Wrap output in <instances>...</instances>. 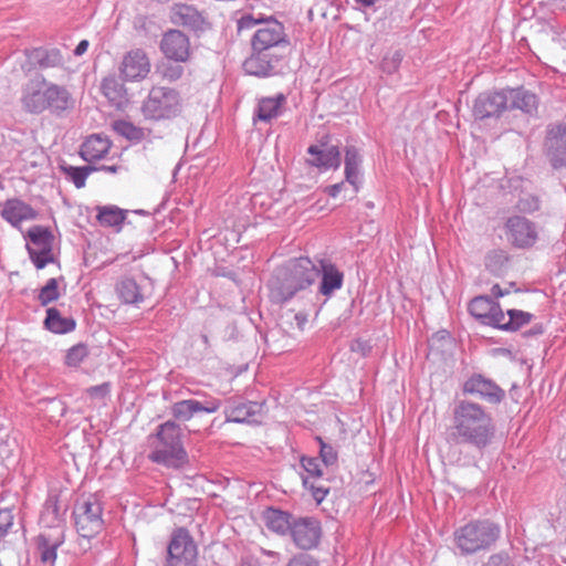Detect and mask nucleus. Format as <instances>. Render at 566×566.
Instances as JSON below:
<instances>
[{
	"instance_id": "f257e3e1",
	"label": "nucleus",
	"mask_w": 566,
	"mask_h": 566,
	"mask_svg": "<svg viewBox=\"0 0 566 566\" xmlns=\"http://www.w3.org/2000/svg\"><path fill=\"white\" fill-rule=\"evenodd\" d=\"M238 31L256 28L250 39L251 52L242 67L259 78L282 73L291 46L284 24L272 15L244 13L237 22Z\"/></svg>"
},
{
	"instance_id": "f03ea898",
	"label": "nucleus",
	"mask_w": 566,
	"mask_h": 566,
	"mask_svg": "<svg viewBox=\"0 0 566 566\" xmlns=\"http://www.w3.org/2000/svg\"><path fill=\"white\" fill-rule=\"evenodd\" d=\"M450 434L457 443L483 450L495 436V424L490 412L480 403L462 399L455 401L451 412Z\"/></svg>"
},
{
	"instance_id": "7ed1b4c3",
	"label": "nucleus",
	"mask_w": 566,
	"mask_h": 566,
	"mask_svg": "<svg viewBox=\"0 0 566 566\" xmlns=\"http://www.w3.org/2000/svg\"><path fill=\"white\" fill-rule=\"evenodd\" d=\"M148 459L174 470L182 469L188 464V453L181 440V428L177 422L168 420L157 427Z\"/></svg>"
},
{
	"instance_id": "20e7f679",
	"label": "nucleus",
	"mask_w": 566,
	"mask_h": 566,
	"mask_svg": "<svg viewBox=\"0 0 566 566\" xmlns=\"http://www.w3.org/2000/svg\"><path fill=\"white\" fill-rule=\"evenodd\" d=\"M319 275L317 265L307 256L294 258L286 261L276 272L279 302H287L296 293L313 285Z\"/></svg>"
},
{
	"instance_id": "39448f33",
	"label": "nucleus",
	"mask_w": 566,
	"mask_h": 566,
	"mask_svg": "<svg viewBox=\"0 0 566 566\" xmlns=\"http://www.w3.org/2000/svg\"><path fill=\"white\" fill-rule=\"evenodd\" d=\"M501 536V526L490 520L471 521L458 527L453 542L462 556L489 551Z\"/></svg>"
},
{
	"instance_id": "423d86ee",
	"label": "nucleus",
	"mask_w": 566,
	"mask_h": 566,
	"mask_svg": "<svg viewBox=\"0 0 566 566\" xmlns=\"http://www.w3.org/2000/svg\"><path fill=\"white\" fill-rule=\"evenodd\" d=\"M182 109V99L178 91L166 86H154L142 104L146 119L166 120L177 117Z\"/></svg>"
},
{
	"instance_id": "0eeeda50",
	"label": "nucleus",
	"mask_w": 566,
	"mask_h": 566,
	"mask_svg": "<svg viewBox=\"0 0 566 566\" xmlns=\"http://www.w3.org/2000/svg\"><path fill=\"white\" fill-rule=\"evenodd\" d=\"M73 518L76 532L83 538H93L104 527L103 506L96 493L82 495L75 502Z\"/></svg>"
},
{
	"instance_id": "6e6552de",
	"label": "nucleus",
	"mask_w": 566,
	"mask_h": 566,
	"mask_svg": "<svg viewBox=\"0 0 566 566\" xmlns=\"http://www.w3.org/2000/svg\"><path fill=\"white\" fill-rule=\"evenodd\" d=\"M197 547L186 528H177L167 548L165 566H197Z\"/></svg>"
},
{
	"instance_id": "1a4fd4ad",
	"label": "nucleus",
	"mask_w": 566,
	"mask_h": 566,
	"mask_svg": "<svg viewBox=\"0 0 566 566\" xmlns=\"http://www.w3.org/2000/svg\"><path fill=\"white\" fill-rule=\"evenodd\" d=\"M509 109V95L506 90L486 91L480 93L472 106V114L475 119L499 118Z\"/></svg>"
},
{
	"instance_id": "9d476101",
	"label": "nucleus",
	"mask_w": 566,
	"mask_h": 566,
	"mask_svg": "<svg viewBox=\"0 0 566 566\" xmlns=\"http://www.w3.org/2000/svg\"><path fill=\"white\" fill-rule=\"evenodd\" d=\"M504 229L507 241L514 248H531L538 238L536 224L523 216L507 218Z\"/></svg>"
},
{
	"instance_id": "9b49d317",
	"label": "nucleus",
	"mask_w": 566,
	"mask_h": 566,
	"mask_svg": "<svg viewBox=\"0 0 566 566\" xmlns=\"http://www.w3.org/2000/svg\"><path fill=\"white\" fill-rule=\"evenodd\" d=\"M263 407V402L231 397L226 400L223 410L226 422L258 423L260 422L258 417L261 416Z\"/></svg>"
},
{
	"instance_id": "f8f14e48",
	"label": "nucleus",
	"mask_w": 566,
	"mask_h": 566,
	"mask_svg": "<svg viewBox=\"0 0 566 566\" xmlns=\"http://www.w3.org/2000/svg\"><path fill=\"white\" fill-rule=\"evenodd\" d=\"M48 83L44 76L38 75L22 86L20 103L24 112L35 115L45 112Z\"/></svg>"
},
{
	"instance_id": "ddd939ff",
	"label": "nucleus",
	"mask_w": 566,
	"mask_h": 566,
	"mask_svg": "<svg viewBox=\"0 0 566 566\" xmlns=\"http://www.w3.org/2000/svg\"><path fill=\"white\" fill-rule=\"evenodd\" d=\"M462 390L492 405H497L505 398V391L494 380L478 373L463 382Z\"/></svg>"
},
{
	"instance_id": "4468645a",
	"label": "nucleus",
	"mask_w": 566,
	"mask_h": 566,
	"mask_svg": "<svg viewBox=\"0 0 566 566\" xmlns=\"http://www.w3.org/2000/svg\"><path fill=\"white\" fill-rule=\"evenodd\" d=\"M294 544L301 549H312L319 543L321 523L314 517H300L293 521L289 533Z\"/></svg>"
},
{
	"instance_id": "2eb2a0df",
	"label": "nucleus",
	"mask_w": 566,
	"mask_h": 566,
	"mask_svg": "<svg viewBox=\"0 0 566 566\" xmlns=\"http://www.w3.org/2000/svg\"><path fill=\"white\" fill-rule=\"evenodd\" d=\"M307 154L311 156V158L307 159V164L319 170H336L340 167L342 157L339 147L328 144L324 139H321L318 144L311 145L307 148Z\"/></svg>"
},
{
	"instance_id": "dca6fc26",
	"label": "nucleus",
	"mask_w": 566,
	"mask_h": 566,
	"mask_svg": "<svg viewBox=\"0 0 566 566\" xmlns=\"http://www.w3.org/2000/svg\"><path fill=\"white\" fill-rule=\"evenodd\" d=\"M544 145L551 165L555 169L566 167V124L551 125Z\"/></svg>"
},
{
	"instance_id": "f3484780",
	"label": "nucleus",
	"mask_w": 566,
	"mask_h": 566,
	"mask_svg": "<svg viewBox=\"0 0 566 566\" xmlns=\"http://www.w3.org/2000/svg\"><path fill=\"white\" fill-rule=\"evenodd\" d=\"M470 314L482 324L497 328L500 322L504 319V312L500 304L490 296H475L469 303Z\"/></svg>"
},
{
	"instance_id": "a211bd4d",
	"label": "nucleus",
	"mask_w": 566,
	"mask_h": 566,
	"mask_svg": "<svg viewBox=\"0 0 566 566\" xmlns=\"http://www.w3.org/2000/svg\"><path fill=\"white\" fill-rule=\"evenodd\" d=\"M160 50L169 60L186 62L191 52L189 38L180 30H168L160 41Z\"/></svg>"
},
{
	"instance_id": "6ab92c4d",
	"label": "nucleus",
	"mask_w": 566,
	"mask_h": 566,
	"mask_svg": "<svg viewBox=\"0 0 566 566\" xmlns=\"http://www.w3.org/2000/svg\"><path fill=\"white\" fill-rule=\"evenodd\" d=\"M222 406L218 398L209 397L203 401L196 399H184L171 406V415L179 421H189L196 413H214Z\"/></svg>"
},
{
	"instance_id": "aec40b11",
	"label": "nucleus",
	"mask_w": 566,
	"mask_h": 566,
	"mask_svg": "<svg viewBox=\"0 0 566 566\" xmlns=\"http://www.w3.org/2000/svg\"><path fill=\"white\" fill-rule=\"evenodd\" d=\"M119 71L127 82L142 81L150 72L149 59L143 50H132L123 57Z\"/></svg>"
},
{
	"instance_id": "412c9836",
	"label": "nucleus",
	"mask_w": 566,
	"mask_h": 566,
	"mask_svg": "<svg viewBox=\"0 0 566 566\" xmlns=\"http://www.w3.org/2000/svg\"><path fill=\"white\" fill-rule=\"evenodd\" d=\"M65 533L63 528L41 532L36 538V549L42 566H54L57 557V548L63 545Z\"/></svg>"
},
{
	"instance_id": "4be33fe9",
	"label": "nucleus",
	"mask_w": 566,
	"mask_h": 566,
	"mask_svg": "<svg viewBox=\"0 0 566 566\" xmlns=\"http://www.w3.org/2000/svg\"><path fill=\"white\" fill-rule=\"evenodd\" d=\"M301 465L306 472V475L303 478L304 486L311 490L313 499L318 504L322 503L327 496L329 489L325 484L317 482L323 475L319 460L303 455L301 458Z\"/></svg>"
},
{
	"instance_id": "5701e85b",
	"label": "nucleus",
	"mask_w": 566,
	"mask_h": 566,
	"mask_svg": "<svg viewBox=\"0 0 566 566\" xmlns=\"http://www.w3.org/2000/svg\"><path fill=\"white\" fill-rule=\"evenodd\" d=\"M66 511L67 506L62 503L59 495L49 494L40 515L41 526L49 528L50 531H55L57 528L64 530Z\"/></svg>"
},
{
	"instance_id": "b1692460",
	"label": "nucleus",
	"mask_w": 566,
	"mask_h": 566,
	"mask_svg": "<svg viewBox=\"0 0 566 566\" xmlns=\"http://www.w3.org/2000/svg\"><path fill=\"white\" fill-rule=\"evenodd\" d=\"M287 98L283 93L274 96H262L258 98L253 113V122H263L270 124L273 119L280 117L286 105Z\"/></svg>"
},
{
	"instance_id": "393cba45",
	"label": "nucleus",
	"mask_w": 566,
	"mask_h": 566,
	"mask_svg": "<svg viewBox=\"0 0 566 566\" xmlns=\"http://www.w3.org/2000/svg\"><path fill=\"white\" fill-rule=\"evenodd\" d=\"M0 216L13 227H19L24 221L34 220L38 212L21 199H7L0 203Z\"/></svg>"
},
{
	"instance_id": "a878e982",
	"label": "nucleus",
	"mask_w": 566,
	"mask_h": 566,
	"mask_svg": "<svg viewBox=\"0 0 566 566\" xmlns=\"http://www.w3.org/2000/svg\"><path fill=\"white\" fill-rule=\"evenodd\" d=\"M170 21L195 32L202 31L206 27V20L198 9L187 3H175L170 8Z\"/></svg>"
},
{
	"instance_id": "bb28decb",
	"label": "nucleus",
	"mask_w": 566,
	"mask_h": 566,
	"mask_svg": "<svg viewBox=\"0 0 566 566\" xmlns=\"http://www.w3.org/2000/svg\"><path fill=\"white\" fill-rule=\"evenodd\" d=\"M318 271L322 276L318 292L329 297L335 291L340 290L344 283V273L329 259H318Z\"/></svg>"
},
{
	"instance_id": "cd10ccee",
	"label": "nucleus",
	"mask_w": 566,
	"mask_h": 566,
	"mask_svg": "<svg viewBox=\"0 0 566 566\" xmlns=\"http://www.w3.org/2000/svg\"><path fill=\"white\" fill-rule=\"evenodd\" d=\"M75 101L71 92L62 85L49 82L46 88L45 111L61 116L74 107Z\"/></svg>"
},
{
	"instance_id": "c85d7f7f",
	"label": "nucleus",
	"mask_w": 566,
	"mask_h": 566,
	"mask_svg": "<svg viewBox=\"0 0 566 566\" xmlns=\"http://www.w3.org/2000/svg\"><path fill=\"white\" fill-rule=\"evenodd\" d=\"M294 520L291 513L275 507H266L262 513L266 528L281 536L290 533Z\"/></svg>"
},
{
	"instance_id": "c756f323",
	"label": "nucleus",
	"mask_w": 566,
	"mask_h": 566,
	"mask_svg": "<svg viewBox=\"0 0 566 566\" xmlns=\"http://www.w3.org/2000/svg\"><path fill=\"white\" fill-rule=\"evenodd\" d=\"M509 95V108L520 109L525 114L533 115L538 108V97L535 93L523 86L506 90Z\"/></svg>"
},
{
	"instance_id": "7c9ffc66",
	"label": "nucleus",
	"mask_w": 566,
	"mask_h": 566,
	"mask_svg": "<svg viewBox=\"0 0 566 566\" xmlns=\"http://www.w3.org/2000/svg\"><path fill=\"white\" fill-rule=\"evenodd\" d=\"M111 145L107 137L94 134L82 144L80 154L85 161H96L108 153Z\"/></svg>"
},
{
	"instance_id": "2f4dec72",
	"label": "nucleus",
	"mask_w": 566,
	"mask_h": 566,
	"mask_svg": "<svg viewBox=\"0 0 566 566\" xmlns=\"http://www.w3.org/2000/svg\"><path fill=\"white\" fill-rule=\"evenodd\" d=\"M345 179L352 187L354 192H358L360 180V165L361 156L355 146H347L345 148Z\"/></svg>"
},
{
	"instance_id": "473e14b6",
	"label": "nucleus",
	"mask_w": 566,
	"mask_h": 566,
	"mask_svg": "<svg viewBox=\"0 0 566 566\" xmlns=\"http://www.w3.org/2000/svg\"><path fill=\"white\" fill-rule=\"evenodd\" d=\"M117 297L123 304L139 306L144 302L145 296L142 287L134 279H120L115 285Z\"/></svg>"
},
{
	"instance_id": "72a5a7b5",
	"label": "nucleus",
	"mask_w": 566,
	"mask_h": 566,
	"mask_svg": "<svg viewBox=\"0 0 566 566\" xmlns=\"http://www.w3.org/2000/svg\"><path fill=\"white\" fill-rule=\"evenodd\" d=\"M44 326L54 334H67L75 329L76 321L71 316H62L56 307H49Z\"/></svg>"
},
{
	"instance_id": "f704fd0d",
	"label": "nucleus",
	"mask_w": 566,
	"mask_h": 566,
	"mask_svg": "<svg viewBox=\"0 0 566 566\" xmlns=\"http://www.w3.org/2000/svg\"><path fill=\"white\" fill-rule=\"evenodd\" d=\"M102 91L109 103L118 108L127 103L126 88L115 77L104 78L102 82Z\"/></svg>"
},
{
	"instance_id": "c9c22d12",
	"label": "nucleus",
	"mask_w": 566,
	"mask_h": 566,
	"mask_svg": "<svg viewBox=\"0 0 566 566\" xmlns=\"http://www.w3.org/2000/svg\"><path fill=\"white\" fill-rule=\"evenodd\" d=\"M98 213L96 216L98 222L103 227L114 228L119 231L122 224L126 219V211L116 206L97 207Z\"/></svg>"
},
{
	"instance_id": "e433bc0d",
	"label": "nucleus",
	"mask_w": 566,
	"mask_h": 566,
	"mask_svg": "<svg viewBox=\"0 0 566 566\" xmlns=\"http://www.w3.org/2000/svg\"><path fill=\"white\" fill-rule=\"evenodd\" d=\"M510 258L505 250H491L485 256V266L494 275L502 276L510 269Z\"/></svg>"
},
{
	"instance_id": "4c0bfd02",
	"label": "nucleus",
	"mask_w": 566,
	"mask_h": 566,
	"mask_svg": "<svg viewBox=\"0 0 566 566\" xmlns=\"http://www.w3.org/2000/svg\"><path fill=\"white\" fill-rule=\"evenodd\" d=\"M506 315L509 317L506 318L504 315V319L497 325L499 329L506 332L517 331L518 328L528 324L533 318V314L521 310H509Z\"/></svg>"
},
{
	"instance_id": "58836bf2",
	"label": "nucleus",
	"mask_w": 566,
	"mask_h": 566,
	"mask_svg": "<svg viewBox=\"0 0 566 566\" xmlns=\"http://www.w3.org/2000/svg\"><path fill=\"white\" fill-rule=\"evenodd\" d=\"M113 129L120 136L127 138L130 142H140L145 137L143 128L135 126L133 123L127 120H115L113 123Z\"/></svg>"
},
{
	"instance_id": "ea45409f",
	"label": "nucleus",
	"mask_w": 566,
	"mask_h": 566,
	"mask_svg": "<svg viewBox=\"0 0 566 566\" xmlns=\"http://www.w3.org/2000/svg\"><path fill=\"white\" fill-rule=\"evenodd\" d=\"M28 239L41 248H50L53 241L52 232L42 226H33L28 231Z\"/></svg>"
},
{
	"instance_id": "a19ab883",
	"label": "nucleus",
	"mask_w": 566,
	"mask_h": 566,
	"mask_svg": "<svg viewBox=\"0 0 566 566\" xmlns=\"http://www.w3.org/2000/svg\"><path fill=\"white\" fill-rule=\"evenodd\" d=\"M34 55L41 67H54L63 64V56L57 49L52 50H34Z\"/></svg>"
},
{
	"instance_id": "79ce46f5",
	"label": "nucleus",
	"mask_w": 566,
	"mask_h": 566,
	"mask_svg": "<svg viewBox=\"0 0 566 566\" xmlns=\"http://www.w3.org/2000/svg\"><path fill=\"white\" fill-rule=\"evenodd\" d=\"M60 297L57 280L52 277L49 279L45 285L40 290L38 300L42 306L56 301Z\"/></svg>"
},
{
	"instance_id": "37998d69",
	"label": "nucleus",
	"mask_w": 566,
	"mask_h": 566,
	"mask_svg": "<svg viewBox=\"0 0 566 566\" xmlns=\"http://www.w3.org/2000/svg\"><path fill=\"white\" fill-rule=\"evenodd\" d=\"M88 356V348L85 344L78 343L72 346L65 355V364L69 367H78Z\"/></svg>"
},
{
	"instance_id": "c03bdc74",
	"label": "nucleus",
	"mask_w": 566,
	"mask_h": 566,
	"mask_svg": "<svg viewBox=\"0 0 566 566\" xmlns=\"http://www.w3.org/2000/svg\"><path fill=\"white\" fill-rule=\"evenodd\" d=\"M64 171L74 186L80 189L85 186V181L92 171V168L69 166L64 168Z\"/></svg>"
},
{
	"instance_id": "a18cd8bd",
	"label": "nucleus",
	"mask_w": 566,
	"mask_h": 566,
	"mask_svg": "<svg viewBox=\"0 0 566 566\" xmlns=\"http://www.w3.org/2000/svg\"><path fill=\"white\" fill-rule=\"evenodd\" d=\"M319 443V458L326 467H333L337 463L338 454L333 446L324 442L321 437H316Z\"/></svg>"
},
{
	"instance_id": "49530a36",
	"label": "nucleus",
	"mask_w": 566,
	"mask_h": 566,
	"mask_svg": "<svg viewBox=\"0 0 566 566\" xmlns=\"http://www.w3.org/2000/svg\"><path fill=\"white\" fill-rule=\"evenodd\" d=\"M402 57L403 54L400 50L388 52L381 61L382 71L388 74L395 73L399 69Z\"/></svg>"
},
{
	"instance_id": "de8ad7c7",
	"label": "nucleus",
	"mask_w": 566,
	"mask_h": 566,
	"mask_svg": "<svg viewBox=\"0 0 566 566\" xmlns=\"http://www.w3.org/2000/svg\"><path fill=\"white\" fill-rule=\"evenodd\" d=\"M30 258L36 269H43L49 263L53 262L54 256L52 250H28Z\"/></svg>"
},
{
	"instance_id": "09e8293b",
	"label": "nucleus",
	"mask_w": 566,
	"mask_h": 566,
	"mask_svg": "<svg viewBox=\"0 0 566 566\" xmlns=\"http://www.w3.org/2000/svg\"><path fill=\"white\" fill-rule=\"evenodd\" d=\"M517 208L524 213H532L539 209V200L535 196L527 195L518 200Z\"/></svg>"
},
{
	"instance_id": "8fccbe9b",
	"label": "nucleus",
	"mask_w": 566,
	"mask_h": 566,
	"mask_svg": "<svg viewBox=\"0 0 566 566\" xmlns=\"http://www.w3.org/2000/svg\"><path fill=\"white\" fill-rule=\"evenodd\" d=\"M83 262L85 266L92 268L93 270H97L106 265L109 260L105 259L97 262V250H84Z\"/></svg>"
},
{
	"instance_id": "3c124183",
	"label": "nucleus",
	"mask_w": 566,
	"mask_h": 566,
	"mask_svg": "<svg viewBox=\"0 0 566 566\" xmlns=\"http://www.w3.org/2000/svg\"><path fill=\"white\" fill-rule=\"evenodd\" d=\"M13 526V514L11 510H0V538L8 535Z\"/></svg>"
},
{
	"instance_id": "603ef678",
	"label": "nucleus",
	"mask_w": 566,
	"mask_h": 566,
	"mask_svg": "<svg viewBox=\"0 0 566 566\" xmlns=\"http://www.w3.org/2000/svg\"><path fill=\"white\" fill-rule=\"evenodd\" d=\"M286 566H319L318 563L307 554H298L290 559Z\"/></svg>"
},
{
	"instance_id": "864d4df0",
	"label": "nucleus",
	"mask_w": 566,
	"mask_h": 566,
	"mask_svg": "<svg viewBox=\"0 0 566 566\" xmlns=\"http://www.w3.org/2000/svg\"><path fill=\"white\" fill-rule=\"evenodd\" d=\"M488 566H514L507 554L499 553L490 556Z\"/></svg>"
},
{
	"instance_id": "5fc2aeb1",
	"label": "nucleus",
	"mask_w": 566,
	"mask_h": 566,
	"mask_svg": "<svg viewBox=\"0 0 566 566\" xmlns=\"http://www.w3.org/2000/svg\"><path fill=\"white\" fill-rule=\"evenodd\" d=\"M184 69L180 65L168 66L164 70L163 76L169 81H177L181 77Z\"/></svg>"
},
{
	"instance_id": "6e6d98bb",
	"label": "nucleus",
	"mask_w": 566,
	"mask_h": 566,
	"mask_svg": "<svg viewBox=\"0 0 566 566\" xmlns=\"http://www.w3.org/2000/svg\"><path fill=\"white\" fill-rule=\"evenodd\" d=\"M88 394L93 397H105L109 392V385L107 382H104L102 385L93 386L88 388Z\"/></svg>"
},
{
	"instance_id": "4d7b16f0",
	"label": "nucleus",
	"mask_w": 566,
	"mask_h": 566,
	"mask_svg": "<svg viewBox=\"0 0 566 566\" xmlns=\"http://www.w3.org/2000/svg\"><path fill=\"white\" fill-rule=\"evenodd\" d=\"M345 186V182L344 181H340V182H337V184H334V185H331V186H327L325 188V192L332 197V198H336L340 191L343 190Z\"/></svg>"
},
{
	"instance_id": "13d9d810",
	"label": "nucleus",
	"mask_w": 566,
	"mask_h": 566,
	"mask_svg": "<svg viewBox=\"0 0 566 566\" xmlns=\"http://www.w3.org/2000/svg\"><path fill=\"white\" fill-rule=\"evenodd\" d=\"M87 49H88V41L82 40L76 45V48L74 50V55L80 56V55L84 54L87 51Z\"/></svg>"
},
{
	"instance_id": "bf43d9fd",
	"label": "nucleus",
	"mask_w": 566,
	"mask_h": 566,
	"mask_svg": "<svg viewBox=\"0 0 566 566\" xmlns=\"http://www.w3.org/2000/svg\"><path fill=\"white\" fill-rule=\"evenodd\" d=\"M492 296L502 297L509 294V290H503L499 284H494L491 289Z\"/></svg>"
},
{
	"instance_id": "052dcab7",
	"label": "nucleus",
	"mask_w": 566,
	"mask_h": 566,
	"mask_svg": "<svg viewBox=\"0 0 566 566\" xmlns=\"http://www.w3.org/2000/svg\"><path fill=\"white\" fill-rule=\"evenodd\" d=\"M356 4L363 8H370L376 4L378 0H354Z\"/></svg>"
},
{
	"instance_id": "680f3d73",
	"label": "nucleus",
	"mask_w": 566,
	"mask_h": 566,
	"mask_svg": "<svg viewBox=\"0 0 566 566\" xmlns=\"http://www.w3.org/2000/svg\"><path fill=\"white\" fill-rule=\"evenodd\" d=\"M222 239H227V233L220 232L218 235H213V242L211 243L210 248H213L217 244H222Z\"/></svg>"
},
{
	"instance_id": "e2e57ef3",
	"label": "nucleus",
	"mask_w": 566,
	"mask_h": 566,
	"mask_svg": "<svg viewBox=\"0 0 566 566\" xmlns=\"http://www.w3.org/2000/svg\"><path fill=\"white\" fill-rule=\"evenodd\" d=\"M98 169H99V170H103V171H107V172H112V174H114V172H116V171H117L118 167H117V166H115V165H112V166L103 165V166H101Z\"/></svg>"
},
{
	"instance_id": "0e129e2a",
	"label": "nucleus",
	"mask_w": 566,
	"mask_h": 566,
	"mask_svg": "<svg viewBox=\"0 0 566 566\" xmlns=\"http://www.w3.org/2000/svg\"><path fill=\"white\" fill-rule=\"evenodd\" d=\"M544 332V328L541 324L538 325H535L527 334H532V335H539V334H543Z\"/></svg>"
},
{
	"instance_id": "69168bd1",
	"label": "nucleus",
	"mask_w": 566,
	"mask_h": 566,
	"mask_svg": "<svg viewBox=\"0 0 566 566\" xmlns=\"http://www.w3.org/2000/svg\"><path fill=\"white\" fill-rule=\"evenodd\" d=\"M264 553H265L268 556H274V555H276V553H275V552H272V551H265Z\"/></svg>"
},
{
	"instance_id": "338daca9",
	"label": "nucleus",
	"mask_w": 566,
	"mask_h": 566,
	"mask_svg": "<svg viewBox=\"0 0 566 566\" xmlns=\"http://www.w3.org/2000/svg\"><path fill=\"white\" fill-rule=\"evenodd\" d=\"M230 234H231V237H232L233 239H235V240H237V237H238V235H237V233H234L233 231H231V232H230Z\"/></svg>"
}]
</instances>
